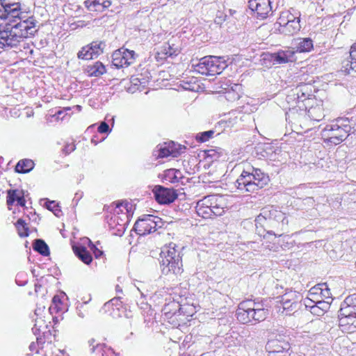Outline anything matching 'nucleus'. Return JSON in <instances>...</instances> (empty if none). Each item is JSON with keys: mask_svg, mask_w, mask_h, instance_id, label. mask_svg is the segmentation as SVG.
<instances>
[{"mask_svg": "<svg viewBox=\"0 0 356 356\" xmlns=\"http://www.w3.org/2000/svg\"><path fill=\"white\" fill-rule=\"evenodd\" d=\"M128 225V221H124L119 216H115L112 217L109 222V226L113 229V234L121 236L123 235Z\"/></svg>", "mask_w": 356, "mask_h": 356, "instance_id": "18", "label": "nucleus"}, {"mask_svg": "<svg viewBox=\"0 0 356 356\" xmlns=\"http://www.w3.org/2000/svg\"><path fill=\"white\" fill-rule=\"evenodd\" d=\"M86 71L88 76L98 77L106 72V68L101 62L97 61L94 65H88Z\"/></svg>", "mask_w": 356, "mask_h": 356, "instance_id": "28", "label": "nucleus"}, {"mask_svg": "<svg viewBox=\"0 0 356 356\" xmlns=\"http://www.w3.org/2000/svg\"><path fill=\"white\" fill-rule=\"evenodd\" d=\"M105 348H107V350L108 351H111V353L115 354L116 356L120 355L119 353H115V352L114 351V350L112 348H111V347L107 348L106 344L99 343H96L95 346L90 348V351L91 353H95L96 352L98 353H101L102 355V356H104V353H106V351L104 350Z\"/></svg>", "mask_w": 356, "mask_h": 356, "instance_id": "36", "label": "nucleus"}, {"mask_svg": "<svg viewBox=\"0 0 356 356\" xmlns=\"http://www.w3.org/2000/svg\"><path fill=\"white\" fill-rule=\"evenodd\" d=\"M355 307H356V293L348 296L343 301L339 312L340 321L342 322L343 318H350L353 309Z\"/></svg>", "mask_w": 356, "mask_h": 356, "instance_id": "17", "label": "nucleus"}, {"mask_svg": "<svg viewBox=\"0 0 356 356\" xmlns=\"http://www.w3.org/2000/svg\"><path fill=\"white\" fill-rule=\"evenodd\" d=\"M81 197H82V194H79V193H76L75 194V196H74V199H73V202H76V204H77V202L79 201V200L80 198H81Z\"/></svg>", "mask_w": 356, "mask_h": 356, "instance_id": "57", "label": "nucleus"}, {"mask_svg": "<svg viewBox=\"0 0 356 356\" xmlns=\"http://www.w3.org/2000/svg\"><path fill=\"white\" fill-rule=\"evenodd\" d=\"M293 95L297 96L298 102H304L306 99H309L313 96L312 86L309 84L299 85L295 88Z\"/></svg>", "mask_w": 356, "mask_h": 356, "instance_id": "21", "label": "nucleus"}, {"mask_svg": "<svg viewBox=\"0 0 356 356\" xmlns=\"http://www.w3.org/2000/svg\"><path fill=\"white\" fill-rule=\"evenodd\" d=\"M33 249L44 257H47L50 254L49 246L44 240L40 238L34 240Z\"/></svg>", "mask_w": 356, "mask_h": 356, "instance_id": "29", "label": "nucleus"}, {"mask_svg": "<svg viewBox=\"0 0 356 356\" xmlns=\"http://www.w3.org/2000/svg\"><path fill=\"white\" fill-rule=\"evenodd\" d=\"M40 312V309H36L35 310V314L36 316H38V315H39V312Z\"/></svg>", "mask_w": 356, "mask_h": 356, "instance_id": "63", "label": "nucleus"}, {"mask_svg": "<svg viewBox=\"0 0 356 356\" xmlns=\"http://www.w3.org/2000/svg\"><path fill=\"white\" fill-rule=\"evenodd\" d=\"M156 201L161 204H169L173 202L177 197V191L172 188H166L161 185H156L152 190Z\"/></svg>", "mask_w": 356, "mask_h": 356, "instance_id": "12", "label": "nucleus"}, {"mask_svg": "<svg viewBox=\"0 0 356 356\" xmlns=\"http://www.w3.org/2000/svg\"><path fill=\"white\" fill-rule=\"evenodd\" d=\"M76 149V146L74 143H66L64 147L62 149V152L65 155L70 154L71 152H74Z\"/></svg>", "mask_w": 356, "mask_h": 356, "instance_id": "45", "label": "nucleus"}, {"mask_svg": "<svg viewBox=\"0 0 356 356\" xmlns=\"http://www.w3.org/2000/svg\"><path fill=\"white\" fill-rule=\"evenodd\" d=\"M105 47L106 44L102 41H93L90 44L83 47L78 52L77 57L83 60L97 58L103 54Z\"/></svg>", "mask_w": 356, "mask_h": 356, "instance_id": "14", "label": "nucleus"}, {"mask_svg": "<svg viewBox=\"0 0 356 356\" xmlns=\"http://www.w3.org/2000/svg\"><path fill=\"white\" fill-rule=\"evenodd\" d=\"M309 302H313L316 303V307L321 309L322 310H325L330 307V303L328 301L323 300H317L314 301L312 298H308Z\"/></svg>", "mask_w": 356, "mask_h": 356, "instance_id": "42", "label": "nucleus"}, {"mask_svg": "<svg viewBox=\"0 0 356 356\" xmlns=\"http://www.w3.org/2000/svg\"><path fill=\"white\" fill-rule=\"evenodd\" d=\"M204 202L209 204L216 216H220L225 212V201L222 196L210 195L204 197Z\"/></svg>", "mask_w": 356, "mask_h": 356, "instance_id": "16", "label": "nucleus"}, {"mask_svg": "<svg viewBox=\"0 0 356 356\" xmlns=\"http://www.w3.org/2000/svg\"><path fill=\"white\" fill-rule=\"evenodd\" d=\"M73 250L75 255L84 264L89 265L92 262V257L90 252L84 246H74Z\"/></svg>", "mask_w": 356, "mask_h": 356, "instance_id": "24", "label": "nucleus"}, {"mask_svg": "<svg viewBox=\"0 0 356 356\" xmlns=\"http://www.w3.org/2000/svg\"><path fill=\"white\" fill-rule=\"evenodd\" d=\"M282 296H286V298H293V300H297L296 298L298 297L297 294L295 291H289L284 294Z\"/></svg>", "mask_w": 356, "mask_h": 356, "instance_id": "54", "label": "nucleus"}, {"mask_svg": "<svg viewBox=\"0 0 356 356\" xmlns=\"http://www.w3.org/2000/svg\"><path fill=\"white\" fill-rule=\"evenodd\" d=\"M307 115L311 120L317 122H319L325 117L323 109L321 105L311 106L307 110Z\"/></svg>", "mask_w": 356, "mask_h": 356, "instance_id": "30", "label": "nucleus"}, {"mask_svg": "<svg viewBox=\"0 0 356 356\" xmlns=\"http://www.w3.org/2000/svg\"><path fill=\"white\" fill-rule=\"evenodd\" d=\"M118 300V298H113V299H112L111 301H109V302H108L105 303V305H105V306H107V305H109L111 303L113 304V302H114V301H116V302H117Z\"/></svg>", "mask_w": 356, "mask_h": 356, "instance_id": "61", "label": "nucleus"}, {"mask_svg": "<svg viewBox=\"0 0 356 356\" xmlns=\"http://www.w3.org/2000/svg\"><path fill=\"white\" fill-rule=\"evenodd\" d=\"M91 142H92V143H94L95 145H97V142L94 138H92Z\"/></svg>", "mask_w": 356, "mask_h": 356, "instance_id": "64", "label": "nucleus"}, {"mask_svg": "<svg viewBox=\"0 0 356 356\" xmlns=\"http://www.w3.org/2000/svg\"><path fill=\"white\" fill-rule=\"evenodd\" d=\"M36 20L30 17L25 20L13 24L11 21L6 23L0 30V45L2 48H19L21 43L29 36H33L38 31L35 28Z\"/></svg>", "mask_w": 356, "mask_h": 356, "instance_id": "1", "label": "nucleus"}, {"mask_svg": "<svg viewBox=\"0 0 356 356\" xmlns=\"http://www.w3.org/2000/svg\"><path fill=\"white\" fill-rule=\"evenodd\" d=\"M322 287H324V289L323 288V293H321L323 297L326 298H330V289L327 288L326 284H323L321 285Z\"/></svg>", "mask_w": 356, "mask_h": 356, "instance_id": "51", "label": "nucleus"}, {"mask_svg": "<svg viewBox=\"0 0 356 356\" xmlns=\"http://www.w3.org/2000/svg\"><path fill=\"white\" fill-rule=\"evenodd\" d=\"M353 318H356V307L353 309V312H351V316L350 318H343L344 323H346L348 324H355V321H353Z\"/></svg>", "mask_w": 356, "mask_h": 356, "instance_id": "48", "label": "nucleus"}, {"mask_svg": "<svg viewBox=\"0 0 356 356\" xmlns=\"http://www.w3.org/2000/svg\"><path fill=\"white\" fill-rule=\"evenodd\" d=\"M16 203L17 206L26 207L25 193L23 194V195H21V197L17 201Z\"/></svg>", "mask_w": 356, "mask_h": 356, "instance_id": "53", "label": "nucleus"}, {"mask_svg": "<svg viewBox=\"0 0 356 356\" xmlns=\"http://www.w3.org/2000/svg\"><path fill=\"white\" fill-rule=\"evenodd\" d=\"M294 51L288 49L274 53H264L262 56L265 63L269 62L272 65H279L292 62L294 60Z\"/></svg>", "mask_w": 356, "mask_h": 356, "instance_id": "10", "label": "nucleus"}, {"mask_svg": "<svg viewBox=\"0 0 356 356\" xmlns=\"http://www.w3.org/2000/svg\"><path fill=\"white\" fill-rule=\"evenodd\" d=\"M15 227L21 237H26L29 236V227H27L25 220L22 218L18 219L15 223Z\"/></svg>", "mask_w": 356, "mask_h": 356, "instance_id": "35", "label": "nucleus"}, {"mask_svg": "<svg viewBox=\"0 0 356 356\" xmlns=\"http://www.w3.org/2000/svg\"><path fill=\"white\" fill-rule=\"evenodd\" d=\"M241 86L234 84V86L225 92V98L229 102H235L241 97Z\"/></svg>", "mask_w": 356, "mask_h": 356, "instance_id": "32", "label": "nucleus"}, {"mask_svg": "<svg viewBox=\"0 0 356 356\" xmlns=\"http://www.w3.org/2000/svg\"><path fill=\"white\" fill-rule=\"evenodd\" d=\"M300 23V15L297 17L289 11H284L280 14L272 30L274 33L291 36L300 31L301 29Z\"/></svg>", "mask_w": 356, "mask_h": 356, "instance_id": "6", "label": "nucleus"}, {"mask_svg": "<svg viewBox=\"0 0 356 356\" xmlns=\"http://www.w3.org/2000/svg\"><path fill=\"white\" fill-rule=\"evenodd\" d=\"M39 338H37V342H32L29 346V350L31 352H35L38 353L39 352V345H38Z\"/></svg>", "mask_w": 356, "mask_h": 356, "instance_id": "49", "label": "nucleus"}, {"mask_svg": "<svg viewBox=\"0 0 356 356\" xmlns=\"http://www.w3.org/2000/svg\"><path fill=\"white\" fill-rule=\"evenodd\" d=\"M289 220L286 214L272 207H265L255 219V226L258 229L263 228L268 234L281 236L286 231Z\"/></svg>", "mask_w": 356, "mask_h": 356, "instance_id": "2", "label": "nucleus"}, {"mask_svg": "<svg viewBox=\"0 0 356 356\" xmlns=\"http://www.w3.org/2000/svg\"><path fill=\"white\" fill-rule=\"evenodd\" d=\"M95 342H96V341H95V339H90L88 341V345H89L90 348L93 347V346H95V345H96Z\"/></svg>", "mask_w": 356, "mask_h": 356, "instance_id": "58", "label": "nucleus"}, {"mask_svg": "<svg viewBox=\"0 0 356 356\" xmlns=\"http://www.w3.org/2000/svg\"><path fill=\"white\" fill-rule=\"evenodd\" d=\"M227 66L224 57L214 56L203 57L197 64L193 65L195 72L210 76L220 74Z\"/></svg>", "mask_w": 356, "mask_h": 356, "instance_id": "7", "label": "nucleus"}, {"mask_svg": "<svg viewBox=\"0 0 356 356\" xmlns=\"http://www.w3.org/2000/svg\"><path fill=\"white\" fill-rule=\"evenodd\" d=\"M21 4L19 3L17 6H10V8L1 9V19H7L8 18H19L22 20L21 14Z\"/></svg>", "mask_w": 356, "mask_h": 356, "instance_id": "23", "label": "nucleus"}, {"mask_svg": "<svg viewBox=\"0 0 356 356\" xmlns=\"http://www.w3.org/2000/svg\"><path fill=\"white\" fill-rule=\"evenodd\" d=\"M88 246L96 258H99L103 254V251L97 248L90 240L88 241Z\"/></svg>", "mask_w": 356, "mask_h": 356, "instance_id": "43", "label": "nucleus"}, {"mask_svg": "<svg viewBox=\"0 0 356 356\" xmlns=\"http://www.w3.org/2000/svg\"><path fill=\"white\" fill-rule=\"evenodd\" d=\"M161 219L152 215H145L134 224V230L138 235L143 236L154 232L157 227H161Z\"/></svg>", "mask_w": 356, "mask_h": 356, "instance_id": "8", "label": "nucleus"}, {"mask_svg": "<svg viewBox=\"0 0 356 356\" xmlns=\"http://www.w3.org/2000/svg\"><path fill=\"white\" fill-rule=\"evenodd\" d=\"M289 339L288 335L279 334L275 339L268 340L266 345V350L268 352H276L286 355L291 348Z\"/></svg>", "mask_w": 356, "mask_h": 356, "instance_id": "13", "label": "nucleus"}, {"mask_svg": "<svg viewBox=\"0 0 356 356\" xmlns=\"http://www.w3.org/2000/svg\"><path fill=\"white\" fill-rule=\"evenodd\" d=\"M63 113V111H62L59 110L58 111H57V112L55 113L54 116H56L57 119H60H60H62V117H60V115H61Z\"/></svg>", "mask_w": 356, "mask_h": 356, "instance_id": "60", "label": "nucleus"}, {"mask_svg": "<svg viewBox=\"0 0 356 356\" xmlns=\"http://www.w3.org/2000/svg\"><path fill=\"white\" fill-rule=\"evenodd\" d=\"M20 3L19 0H0V7L1 9L10 8V6H17Z\"/></svg>", "mask_w": 356, "mask_h": 356, "instance_id": "40", "label": "nucleus"}, {"mask_svg": "<svg viewBox=\"0 0 356 356\" xmlns=\"http://www.w3.org/2000/svg\"><path fill=\"white\" fill-rule=\"evenodd\" d=\"M268 356H286V355H282V354H280L279 353H276V352H268Z\"/></svg>", "mask_w": 356, "mask_h": 356, "instance_id": "59", "label": "nucleus"}, {"mask_svg": "<svg viewBox=\"0 0 356 356\" xmlns=\"http://www.w3.org/2000/svg\"><path fill=\"white\" fill-rule=\"evenodd\" d=\"M313 48V40L309 38H299L296 44V51L300 53L309 52Z\"/></svg>", "mask_w": 356, "mask_h": 356, "instance_id": "26", "label": "nucleus"}, {"mask_svg": "<svg viewBox=\"0 0 356 356\" xmlns=\"http://www.w3.org/2000/svg\"><path fill=\"white\" fill-rule=\"evenodd\" d=\"M178 174L180 175V172L175 169H169L165 171V177L169 181L175 183L178 181Z\"/></svg>", "mask_w": 356, "mask_h": 356, "instance_id": "39", "label": "nucleus"}, {"mask_svg": "<svg viewBox=\"0 0 356 356\" xmlns=\"http://www.w3.org/2000/svg\"><path fill=\"white\" fill-rule=\"evenodd\" d=\"M248 7L261 18L266 17L272 10L270 0H249Z\"/></svg>", "mask_w": 356, "mask_h": 356, "instance_id": "15", "label": "nucleus"}, {"mask_svg": "<svg viewBox=\"0 0 356 356\" xmlns=\"http://www.w3.org/2000/svg\"><path fill=\"white\" fill-rule=\"evenodd\" d=\"M44 207L49 211H52L56 216H60L62 213L61 209L58 204L55 201H51L46 200Z\"/></svg>", "mask_w": 356, "mask_h": 356, "instance_id": "37", "label": "nucleus"}, {"mask_svg": "<svg viewBox=\"0 0 356 356\" xmlns=\"http://www.w3.org/2000/svg\"><path fill=\"white\" fill-rule=\"evenodd\" d=\"M236 316L238 321L243 324L254 321L257 322L263 321V316L264 314L261 311H252L250 307H247L245 304L242 302L239 304L238 307L236 312Z\"/></svg>", "mask_w": 356, "mask_h": 356, "instance_id": "11", "label": "nucleus"}, {"mask_svg": "<svg viewBox=\"0 0 356 356\" xmlns=\"http://www.w3.org/2000/svg\"><path fill=\"white\" fill-rule=\"evenodd\" d=\"M21 47H22L24 50H29L30 54L33 53V50L30 48V44L27 42H25L24 40L21 43Z\"/></svg>", "mask_w": 356, "mask_h": 356, "instance_id": "55", "label": "nucleus"}, {"mask_svg": "<svg viewBox=\"0 0 356 356\" xmlns=\"http://www.w3.org/2000/svg\"><path fill=\"white\" fill-rule=\"evenodd\" d=\"M352 129L348 119H340L334 124H327L322 130V136L325 143L337 145L347 138Z\"/></svg>", "mask_w": 356, "mask_h": 356, "instance_id": "5", "label": "nucleus"}, {"mask_svg": "<svg viewBox=\"0 0 356 356\" xmlns=\"http://www.w3.org/2000/svg\"><path fill=\"white\" fill-rule=\"evenodd\" d=\"M207 156H210L211 158H213L214 159L218 158V156L217 155L216 152L214 149H209L207 151Z\"/></svg>", "mask_w": 356, "mask_h": 356, "instance_id": "56", "label": "nucleus"}, {"mask_svg": "<svg viewBox=\"0 0 356 356\" xmlns=\"http://www.w3.org/2000/svg\"><path fill=\"white\" fill-rule=\"evenodd\" d=\"M349 53L350 60L343 61V67L348 73H350V70L356 72V42L351 46Z\"/></svg>", "mask_w": 356, "mask_h": 356, "instance_id": "25", "label": "nucleus"}, {"mask_svg": "<svg viewBox=\"0 0 356 356\" xmlns=\"http://www.w3.org/2000/svg\"><path fill=\"white\" fill-rule=\"evenodd\" d=\"M24 193V190L19 189H10L7 191L6 203L9 210L12 209L11 207L13 204L17 202Z\"/></svg>", "mask_w": 356, "mask_h": 356, "instance_id": "27", "label": "nucleus"}, {"mask_svg": "<svg viewBox=\"0 0 356 356\" xmlns=\"http://www.w3.org/2000/svg\"><path fill=\"white\" fill-rule=\"evenodd\" d=\"M177 245L170 243L164 246L160 254V267L163 275L166 276H178L184 271L182 254L177 250Z\"/></svg>", "mask_w": 356, "mask_h": 356, "instance_id": "4", "label": "nucleus"}, {"mask_svg": "<svg viewBox=\"0 0 356 356\" xmlns=\"http://www.w3.org/2000/svg\"><path fill=\"white\" fill-rule=\"evenodd\" d=\"M318 293H323V287L314 286L309 291V295L313 296L314 295L318 294Z\"/></svg>", "mask_w": 356, "mask_h": 356, "instance_id": "50", "label": "nucleus"}, {"mask_svg": "<svg viewBox=\"0 0 356 356\" xmlns=\"http://www.w3.org/2000/svg\"><path fill=\"white\" fill-rule=\"evenodd\" d=\"M52 302L54 306H51L49 307V311L51 312L52 309H56L57 311L61 310L60 305H62L61 301L58 296H55L52 299Z\"/></svg>", "mask_w": 356, "mask_h": 356, "instance_id": "44", "label": "nucleus"}, {"mask_svg": "<svg viewBox=\"0 0 356 356\" xmlns=\"http://www.w3.org/2000/svg\"><path fill=\"white\" fill-rule=\"evenodd\" d=\"M213 130H209L197 134L195 136V139L200 143L208 141L211 138L214 134Z\"/></svg>", "mask_w": 356, "mask_h": 356, "instance_id": "38", "label": "nucleus"}, {"mask_svg": "<svg viewBox=\"0 0 356 356\" xmlns=\"http://www.w3.org/2000/svg\"><path fill=\"white\" fill-rule=\"evenodd\" d=\"M303 203L305 205L313 207L314 205L315 200L312 197H307L303 200Z\"/></svg>", "mask_w": 356, "mask_h": 356, "instance_id": "52", "label": "nucleus"}, {"mask_svg": "<svg viewBox=\"0 0 356 356\" xmlns=\"http://www.w3.org/2000/svg\"><path fill=\"white\" fill-rule=\"evenodd\" d=\"M170 149L172 150V152H178L179 156L184 152L186 147L179 144H176L175 142L171 141L170 143Z\"/></svg>", "mask_w": 356, "mask_h": 356, "instance_id": "41", "label": "nucleus"}, {"mask_svg": "<svg viewBox=\"0 0 356 356\" xmlns=\"http://www.w3.org/2000/svg\"><path fill=\"white\" fill-rule=\"evenodd\" d=\"M292 300L293 298H286V296H281L280 304L282 311L280 308L279 312L282 313L286 312V315H290L291 312L296 311L299 307L300 302L298 300Z\"/></svg>", "mask_w": 356, "mask_h": 356, "instance_id": "22", "label": "nucleus"}, {"mask_svg": "<svg viewBox=\"0 0 356 356\" xmlns=\"http://www.w3.org/2000/svg\"><path fill=\"white\" fill-rule=\"evenodd\" d=\"M40 323H43V320L41 319V318H38L35 320V323L33 326V327L32 328V330H33V332L34 333V334H38L40 333V327H42V325H40Z\"/></svg>", "mask_w": 356, "mask_h": 356, "instance_id": "47", "label": "nucleus"}, {"mask_svg": "<svg viewBox=\"0 0 356 356\" xmlns=\"http://www.w3.org/2000/svg\"><path fill=\"white\" fill-rule=\"evenodd\" d=\"M134 51L120 48L112 54V65L116 68L127 67L132 65L136 60Z\"/></svg>", "mask_w": 356, "mask_h": 356, "instance_id": "9", "label": "nucleus"}, {"mask_svg": "<svg viewBox=\"0 0 356 356\" xmlns=\"http://www.w3.org/2000/svg\"><path fill=\"white\" fill-rule=\"evenodd\" d=\"M269 181L268 175L259 168L249 167L243 170L235 186L242 193H254L266 186Z\"/></svg>", "mask_w": 356, "mask_h": 356, "instance_id": "3", "label": "nucleus"}, {"mask_svg": "<svg viewBox=\"0 0 356 356\" xmlns=\"http://www.w3.org/2000/svg\"><path fill=\"white\" fill-rule=\"evenodd\" d=\"M98 132L100 134H108L111 132L108 124L106 122H102L98 127Z\"/></svg>", "mask_w": 356, "mask_h": 356, "instance_id": "46", "label": "nucleus"}, {"mask_svg": "<svg viewBox=\"0 0 356 356\" xmlns=\"http://www.w3.org/2000/svg\"><path fill=\"white\" fill-rule=\"evenodd\" d=\"M196 212L199 216L203 218H211L215 216V211H212L209 204L204 202V197L197 202Z\"/></svg>", "mask_w": 356, "mask_h": 356, "instance_id": "20", "label": "nucleus"}, {"mask_svg": "<svg viewBox=\"0 0 356 356\" xmlns=\"http://www.w3.org/2000/svg\"><path fill=\"white\" fill-rule=\"evenodd\" d=\"M34 168V163L31 159L20 160L15 166V171L18 173L29 172Z\"/></svg>", "mask_w": 356, "mask_h": 356, "instance_id": "31", "label": "nucleus"}, {"mask_svg": "<svg viewBox=\"0 0 356 356\" xmlns=\"http://www.w3.org/2000/svg\"><path fill=\"white\" fill-rule=\"evenodd\" d=\"M157 150L155 152H158L156 155L159 158H165L168 156H172V157H177L179 156L178 152H172V150L170 149V145L168 146H157Z\"/></svg>", "mask_w": 356, "mask_h": 356, "instance_id": "34", "label": "nucleus"}, {"mask_svg": "<svg viewBox=\"0 0 356 356\" xmlns=\"http://www.w3.org/2000/svg\"><path fill=\"white\" fill-rule=\"evenodd\" d=\"M243 302L245 304V305L248 307H250V309L252 311H261L263 312L264 316H263V321H264L268 315V310L267 309H265L263 307V305L259 302H255L254 301L252 300H246L243 301Z\"/></svg>", "mask_w": 356, "mask_h": 356, "instance_id": "33", "label": "nucleus"}, {"mask_svg": "<svg viewBox=\"0 0 356 356\" xmlns=\"http://www.w3.org/2000/svg\"><path fill=\"white\" fill-rule=\"evenodd\" d=\"M122 206H124L123 202H118L116 204V208H120V207H122Z\"/></svg>", "mask_w": 356, "mask_h": 356, "instance_id": "62", "label": "nucleus"}, {"mask_svg": "<svg viewBox=\"0 0 356 356\" xmlns=\"http://www.w3.org/2000/svg\"><path fill=\"white\" fill-rule=\"evenodd\" d=\"M85 6L90 11L102 12L111 5L110 0H86Z\"/></svg>", "mask_w": 356, "mask_h": 356, "instance_id": "19", "label": "nucleus"}]
</instances>
